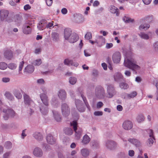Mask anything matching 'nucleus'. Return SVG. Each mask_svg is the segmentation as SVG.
<instances>
[{
  "label": "nucleus",
  "instance_id": "f257e3e1",
  "mask_svg": "<svg viewBox=\"0 0 158 158\" xmlns=\"http://www.w3.org/2000/svg\"><path fill=\"white\" fill-rule=\"evenodd\" d=\"M27 20L24 25L23 32L26 34H30L31 32L32 25L34 23L35 17L33 15H27Z\"/></svg>",
  "mask_w": 158,
  "mask_h": 158
},
{
  "label": "nucleus",
  "instance_id": "f03ea898",
  "mask_svg": "<svg viewBox=\"0 0 158 158\" xmlns=\"http://www.w3.org/2000/svg\"><path fill=\"white\" fill-rule=\"evenodd\" d=\"M136 62L134 59L129 60L125 59L124 64L125 66L133 70H138L140 69V67L136 64Z\"/></svg>",
  "mask_w": 158,
  "mask_h": 158
},
{
  "label": "nucleus",
  "instance_id": "7ed1b4c3",
  "mask_svg": "<svg viewBox=\"0 0 158 158\" xmlns=\"http://www.w3.org/2000/svg\"><path fill=\"white\" fill-rule=\"evenodd\" d=\"M40 97L43 102L46 106L45 107H44L43 106L40 107V110L43 114H46L48 112V108L47 107L48 105V97L44 94H41Z\"/></svg>",
  "mask_w": 158,
  "mask_h": 158
},
{
  "label": "nucleus",
  "instance_id": "20e7f679",
  "mask_svg": "<svg viewBox=\"0 0 158 158\" xmlns=\"http://www.w3.org/2000/svg\"><path fill=\"white\" fill-rule=\"evenodd\" d=\"M77 123L76 121H73L71 123V126L72 127L75 132V137L76 139H79L81 136L82 130L81 128L77 129Z\"/></svg>",
  "mask_w": 158,
  "mask_h": 158
},
{
  "label": "nucleus",
  "instance_id": "39448f33",
  "mask_svg": "<svg viewBox=\"0 0 158 158\" xmlns=\"http://www.w3.org/2000/svg\"><path fill=\"white\" fill-rule=\"evenodd\" d=\"M96 96L99 98H103L105 96V92L104 89L101 86H98L95 89Z\"/></svg>",
  "mask_w": 158,
  "mask_h": 158
},
{
  "label": "nucleus",
  "instance_id": "423d86ee",
  "mask_svg": "<svg viewBox=\"0 0 158 158\" xmlns=\"http://www.w3.org/2000/svg\"><path fill=\"white\" fill-rule=\"evenodd\" d=\"M105 39L102 36H100L98 37V40L93 41L89 40V41L92 44H94V43H97L99 46L101 47L105 44Z\"/></svg>",
  "mask_w": 158,
  "mask_h": 158
},
{
  "label": "nucleus",
  "instance_id": "0eeeda50",
  "mask_svg": "<svg viewBox=\"0 0 158 158\" xmlns=\"http://www.w3.org/2000/svg\"><path fill=\"white\" fill-rule=\"evenodd\" d=\"M121 58L120 53L119 52H116L113 55L112 59L115 63H118L120 61Z\"/></svg>",
  "mask_w": 158,
  "mask_h": 158
},
{
  "label": "nucleus",
  "instance_id": "6e6552de",
  "mask_svg": "<svg viewBox=\"0 0 158 158\" xmlns=\"http://www.w3.org/2000/svg\"><path fill=\"white\" fill-rule=\"evenodd\" d=\"M147 132L149 134V136L150 137L148 141L149 145L151 146L153 143V139H155L154 137L153 136V131L151 129H148L147 131Z\"/></svg>",
  "mask_w": 158,
  "mask_h": 158
},
{
  "label": "nucleus",
  "instance_id": "1a4fd4ad",
  "mask_svg": "<svg viewBox=\"0 0 158 158\" xmlns=\"http://www.w3.org/2000/svg\"><path fill=\"white\" fill-rule=\"evenodd\" d=\"M62 111L63 114L67 116L70 113V110L68 105L66 104H63L62 106Z\"/></svg>",
  "mask_w": 158,
  "mask_h": 158
},
{
  "label": "nucleus",
  "instance_id": "9d476101",
  "mask_svg": "<svg viewBox=\"0 0 158 158\" xmlns=\"http://www.w3.org/2000/svg\"><path fill=\"white\" fill-rule=\"evenodd\" d=\"M132 124L131 122L129 120L125 121L123 123V127L126 130L131 129L132 127Z\"/></svg>",
  "mask_w": 158,
  "mask_h": 158
},
{
  "label": "nucleus",
  "instance_id": "9b49d317",
  "mask_svg": "<svg viewBox=\"0 0 158 158\" xmlns=\"http://www.w3.org/2000/svg\"><path fill=\"white\" fill-rule=\"evenodd\" d=\"M8 14L9 12L8 10H1L0 11V17L1 20H2L5 19H6Z\"/></svg>",
  "mask_w": 158,
  "mask_h": 158
},
{
  "label": "nucleus",
  "instance_id": "f8f14e48",
  "mask_svg": "<svg viewBox=\"0 0 158 158\" xmlns=\"http://www.w3.org/2000/svg\"><path fill=\"white\" fill-rule=\"evenodd\" d=\"M33 154L37 157H41L43 155V152L39 148H35L33 151Z\"/></svg>",
  "mask_w": 158,
  "mask_h": 158
},
{
  "label": "nucleus",
  "instance_id": "ddd939ff",
  "mask_svg": "<svg viewBox=\"0 0 158 158\" xmlns=\"http://www.w3.org/2000/svg\"><path fill=\"white\" fill-rule=\"evenodd\" d=\"M64 63L65 64L68 65H73L76 67H77L78 65V64L76 62H73V61L71 60H69V59H65L64 61Z\"/></svg>",
  "mask_w": 158,
  "mask_h": 158
},
{
  "label": "nucleus",
  "instance_id": "4468645a",
  "mask_svg": "<svg viewBox=\"0 0 158 158\" xmlns=\"http://www.w3.org/2000/svg\"><path fill=\"white\" fill-rule=\"evenodd\" d=\"M46 139L48 143L50 144H54L56 140V139L50 134H48L47 136Z\"/></svg>",
  "mask_w": 158,
  "mask_h": 158
},
{
  "label": "nucleus",
  "instance_id": "2eb2a0df",
  "mask_svg": "<svg viewBox=\"0 0 158 158\" xmlns=\"http://www.w3.org/2000/svg\"><path fill=\"white\" fill-rule=\"evenodd\" d=\"M25 103L28 105H30L31 104L33 103L29 96L25 94L23 96Z\"/></svg>",
  "mask_w": 158,
  "mask_h": 158
},
{
  "label": "nucleus",
  "instance_id": "dca6fc26",
  "mask_svg": "<svg viewBox=\"0 0 158 158\" xmlns=\"http://www.w3.org/2000/svg\"><path fill=\"white\" fill-rule=\"evenodd\" d=\"M106 145L107 147L112 149L116 146V143L113 141H108L106 143Z\"/></svg>",
  "mask_w": 158,
  "mask_h": 158
},
{
  "label": "nucleus",
  "instance_id": "f3484780",
  "mask_svg": "<svg viewBox=\"0 0 158 158\" xmlns=\"http://www.w3.org/2000/svg\"><path fill=\"white\" fill-rule=\"evenodd\" d=\"M5 57L8 59L10 60L13 57V53L10 50H6L4 54Z\"/></svg>",
  "mask_w": 158,
  "mask_h": 158
},
{
  "label": "nucleus",
  "instance_id": "a211bd4d",
  "mask_svg": "<svg viewBox=\"0 0 158 158\" xmlns=\"http://www.w3.org/2000/svg\"><path fill=\"white\" fill-rule=\"evenodd\" d=\"M72 31L69 28H66L64 31V37L66 40H68L71 34Z\"/></svg>",
  "mask_w": 158,
  "mask_h": 158
},
{
  "label": "nucleus",
  "instance_id": "6ab92c4d",
  "mask_svg": "<svg viewBox=\"0 0 158 158\" xmlns=\"http://www.w3.org/2000/svg\"><path fill=\"white\" fill-rule=\"evenodd\" d=\"M114 89L113 85H110L108 86L107 91L110 95L109 97L111 98L113 96L114 94Z\"/></svg>",
  "mask_w": 158,
  "mask_h": 158
},
{
  "label": "nucleus",
  "instance_id": "aec40b11",
  "mask_svg": "<svg viewBox=\"0 0 158 158\" xmlns=\"http://www.w3.org/2000/svg\"><path fill=\"white\" fill-rule=\"evenodd\" d=\"M79 39V37L77 34H73L69 40V42L71 43L76 42Z\"/></svg>",
  "mask_w": 158,
  "mask_h": 158
},
{
  "label": "nucleus",
  "instance_id": "412c9836",
  "mask_svg": "<svg viewBox=\"0 0 158 158\" xmlns=\"http://www.w3.org/2000/svg\"><path fill=\"white\" fill-rule=\"evenodd\" d=\"M58 95L59 97L61 99H64L66 96V93L64 90H60L59 92Z\"/></svg>",
  "mask_w": 158,
  "mask_h": 158
},
{
  "label": "nucleus",
  "instance_id": "4be33fe9",
  "mask_svg": "<svg viewBox=\"0 0 158 158\" xmlns=\"http://www.w3.org/2000/svg\"><path fill=\"white\" fill-rule=\"evenodd\" d=\"M34 69V67L32 65H28L25 69V71L28 73H32Z\"/></svg>",
  "mask_w": 158,
  "mask_h": 158
},
{
  "label": "nucleus",
  "instance_id": "5701e85b",
  "mask_svg": "<svg viewBox=\"0 0 158 158\" xmlns=\"http://www.w3.org/2000/svg\"><path fill=\"white\" fill-rule=\"evenodd\" d=\"M110 11L113 13H116V15L117 16H118L119 14L118 9L114 6H112L111 7Z\"/></svg>",
  "mask_w": 158,
  "mask_h": 158
},
{
  "label": "nucleus",
  "instance_id": "b1692460",
  "mask_svg": "<svg viewBox=\"0 0 158 158\" xmlns=\"http://www.w3.org/2000/svg\"><path fill=\"white\" fill-rule=\"evenodd\" d=\"M128 141L135 145L136 146H138L140 144V142L137 139H128Z\"/></svg>",
  "mask_w": 158,
  "mask_h": 158
},
{
  "label": "nucleus",
  "instance_id": "393cba45",
  "mask_svg": "<svg viewBox=\"0 0 158 158\" xmlns=\"http://www.w3.org/2000/svg\"><path fill=\"white\" fill-rule=\"evenodd\" d=\"M90 138L87 135H85L83 137L82 142L84 144H87L90 141Z\"/></svg>",
  "mask_w": 158,
  "mask_h": 158
},
{
  "label": "nucleus",
  "instance_id": "a878e982",
  "mask_svg": "<svg viewBox=\"0 0 158 158\" xmlns=\"http://www.w3.org/2000/svg\"><path fill=\"white\" fill-rule=\"evenodd\" d=\"M55 119L57 122H60L61 120V118L60 117L57 112L54 111L53 112Z\"/></svg>",
  "mask_w": 158,
  "mask_h": 158
},
{
  "label": "nucleus",
  "instance_id": "bb28decb",
  "mask_svg": "<svg viewBox=\"0 0 158 158\" xmlns=\"http://www.w3.org/2000/svg\"><path fill=\"white\" fill-rule=\"evenodd\" d=\"M34 136L36 139L38 140H41L42 138L41 134L38 132H35L34 135Z\"/></svg>",
  "mask_w": 158,
  "mask_h": 158
},
{
  "label": "nucleus",
  "instance_id": "cd10ccee",
  "mask_svg": "<svg viewBox=\"0 0 158 158\" xmlns=\"http://www.w3.org/2000/svg\"><path fill=\"white\" fill-rule=\"evenodd\" d=\"M81 152L82 155L85 157H86L87 156L89 153V150L87 149H83L81 150Z\"/></svg>",
  "mask_w": 158,
  "mask_h": 158
},
{
  "label": "nucleus",
  "instance_id": "c85d7f7f",
  "mask_svg": "<svg viewBox=\"0 0 158 158\" xmlns=\"http://www.w3.org/2000/svg\"><path fill=\"white\" fill-rule=\"evenodd\" d=\"M123 76L121 74L119 73H117L115 74L114 76V80L116 81H118L120 79L123 78Z\"/></svg>",
  "mask_w": 158,
  "mask_h": 158
},
{
  "label": "nucleus",
  "instance_id": "c756f323",
  "mask_svg": "<svg viewBox=\"0 0 158 158\" xmlns=\"http://www.w3.org/2000/svg\"><path fill=\"white\" fill-rule=\"evenodd\" d=\"M144 118L142 114H139L137 118V120L139 123H141L144 121Z\"/></svg>",
  "mask_w": 158,
  "mask_h": 158
},
{
  "label": "nucleus",
  "instance_id": "7c9ffc66",
  "mask_svg": "<svg viewBox=\"0 0 158 158\" xmlns=\"http://www.w3.org/2000/svg\"><path fill=\"white\" fill-rule=\"evenodd\" d=\"M137 94V92L136 91H134L130 94H127V97L129 99L131 98H133L136 96Z\"/></svg>",
  "mask_w": 158,
  "mask_h": 158
},
{
  "label": "nucleus",
  "instance_id": "2f4dec72",
  "mask_svg": "<svg viewBox=\"0 0 158 158\" xmlns=\"http://www.w3.org/2000/svg\"><path fill=\"white\" fill-rule=\"evenodd\" d=\"M64 131L65 133L68 135H71L73 133V130L69 128H66L64 130Z\"/></svg>",
  "mask_w": 158,
  "mask_h": 158
},
{
  "label": "nucleus",
  "instance_id": "473e14b6",
  "mask_svg": "<svg viewBox=\"0 0 158 158\" xmlns=\"http://www.w3.org/2000/svg\"><path fill=\"white\" fill-rule=\"evenodd\" d=\"M123 20L125 22L127 23H129L131 22H133L134 21V20L133 19H131L127 17V16H124L123 18Z\"/></svg>",
  "mask_w": 158,
  "mask_h": 158
},
{
  "label": "nucleus",
  "instance_id": "72a5a7b5",
  "mask_svg": "<svg viewBox=\"0 0 158 158\" xmlns=\"http://www.w3.org/2000/svg\"><path fill=\"white\" fill-rule=\"evenodd\" d=\"M7 67V64L4 62L0 63V69L2 70L6 69Z\"/></svg>",
  "mask_w": 158,
  "mask_h": 158
},
{
  "label": "nucleus",
  "instance_id": "f704fd0d",
  "mask_svg": "<svg viewBox=\"0 0 158 158\" xmlns=\"http://www.w3.org/2000/svg\"><path fill=\"white\" fill-rule=\"evenodd\" d=\"M139 35L141 38L147 40L149 38V36L148 35L144 33H141L139 34Z\"/></svg>",
  "mask_w": 158,
  "mask_h": 158
},
{
  "label": "nucleus",
  "instance_id": "c9c22d12",
  "mask_svg": "<svg viewBox=\"0 0 158 158\" xmlns=\"http://www.w3.org/2000/svg\"><path fill=\"white\" fill-rule=\"evenodd\" d=\"M150 27V25L148 24H144L141 25L139 27V29L140 30L144 29V30L147 29Z\"/></svg>",
  "mask_w": 158,
  "mask_h": 158
},
{
  "label": "nucleus",
  "instance_id": "e433bc0d",
  "mask_svg": "<svg viewBox=\"0 0 158 158\" xmlns=\"http://www.w3.org/2000/svg\"><path fill=\"white\" fill-rule=\"evenodd\" d=\"M52 37L54 40H56L59 37V34L56 32H54L52 34Z\"/></svg>",
  "mask_w": 158,
  "mask_h": 158
},
{
  "label": "nucleus",
  "instance_id": "4c0bfd02",
  "mask_svg": "<svg viewBox=\"0 0 158 158\" xmlns=\"http://www.w3.org/2000/svg\"><path fill=\"white\" fill-rule=\"evenodd\" d=\"M6 113L9 114V115L10 116H13L15 114V112L13 110L11 109H8L6 111Z\"/></svg>",
  "mask_w": 158,
  "mask_h": 158
},
{
  "label": "nucleus",
  "instance_id": "58836bf2",
  "mask_svg": "<svg viewBox=\"0 0 158 158\" xmlns=\"http://www.w3.org/2000/svg\"><path fill=\"white\" fill-rule=\"evenodd\" d=\"M42 63L41 60L40 59L34 61L33 63V64L34 65L39 66Z\"/></svg>",
  "mask_w": 158,
  "mask_h": 158
},
{
  "label": "nucleus",
  "instance_id": "ea45409f",
  "mask_svg": "<svg viewBox=\"0 0 158 158\" xmlns=\"http://www.w3.org/2000/svg\"><path fill=\"white\" fill-rule=\"evenodd\" d=\"M120 87L124 89H126L128 88V85L125 83H122L120 84Z\"/></svg>",
  "mask_w": 158,
  "mask_h": 158
},
{
  "label": "nucleus",
  "instance_id": "a19ab883",
  "mask_svg": "<svg viewBox=\"0 0 158 158\" xmlns=\"http://www.w3.org/2000/svg\"><path fill=\"white\" fill-rule=\"evenodd\" d=\"M77 81V79L74 77H71L70 78L69 82L72 84H75Z\"/></svg>",
  "mask_w": 158,
  "mask_h": 158
},
{
  "label": "nucleus",
  "instance_id": "79ce46f5",
  "mask_svg": "<svg viewBox=\"0 0 158 158\" xmlns=\"http://www.w3.org/2000/svg\"><path fill=\"white\" fill-rule=\"evenodd\" d=\"M5 95L6 97L9 99L12 100L13 98V97L11 95V94L9 92H6L5 94Z\"/></svg>",
  "mask_w": 158,
  "mask_h": 158
},
{
  "label": "nucleus",
  "instance_id": "37998d69",
  "mask_svg": "<svg viewBox=\"0 0 158 158\" xmlns=\"http://www.w3.org/2000/svg\"><path fill=\"white\" fill-rule=\"evenodd\" d=\"M81 96L82 98V99L84 101V102L85 104L86 107L89 109L90 107L89 106V105L88 104V102H87L86 100V98L82 94L81 95Z\"/></svg>",
  "mask_w": 158,
  "mask_h": 158
},
{
  "label": "nucleus",
  "instance_id": "c03bdc74",
  "mask_svg": "<svg viewBox=\"0 0 158 158\" xmlns=\"http://www.w3.org/2000/svg\"><path fill=\"white\" fill-rule=\"evenodd\" d=\"M85 38L87 40H89L92 38V34L90 32H87L85 36Z\"/></svg>",
  "mask_w": 158,
  "mask_h": 158
},
{
  "label": "nucleus",
  "instance_id": "a18cd8bd",
  "mask_svg": "<svg viewBox=\"0 0 158 158\" xmlns=\"http://www.w3.org/2000/svg\"><path fill=\"white\" fill-rule=\"evenodd\" d=\"M54 22L52 21L51 22H49L47 23L46 25V27L47 28L51 29L53 25Z\"/></svg>",
  "mask_w": 158,
  "mask_h": 158
},
{
  "label": "nucleus",
  "instance_id": "49530a36",
  "mask_svg": "<svg viewBox=\"0 0 158 158\" xmlns=\"http://www.w3.org/2000/svg\"><path fill=\"white\" fill-rule=\"evenodd\" d=\"M16 65L13 63H11L9 65V68L12 69H15L16 68Z\"/></svg>",
  "mask_w": 158,
  "mask_h": 158
},
{
  "label": "nucleus",
  "instance_id": "de8ad7c7",
  "mask_svg": "<svg viewBox=\"0 0 158 158\" xmlns=\"http://www.w3.org/2000/svg\"><path fill=\"white\" fill-rule=\"evenodd\" d=\"M15 95L16 97L19 99H20L22 97L21 94L20 93H17V92H15Z\"/></svg>",
  "mask_w": 158,
  "mask_h": 158
},
{
  "label": "nucleus",
  "instance_id": "09e8293b",
  "mask_svg": "<svg viewBox=\"0 0 158 158\" xmlns=\"http://www.w3.org/2000/svg\"><path fill=\"white\" fill-rule=\"evenodd\" d=\"M47 5L48 6L52 5L53 1L52 0H45Z\"/></svg>",
  "mask_w": 158,
  "mask_h": 158
},
{
  "label": "nucleus",
  "instance_id": "8fccbe9b",
  "mask_svg": "<svg viewBox=\"0 0 158 158\" xmlns=\"http://www.w3.org/2000/svg\"><path fill=\"white\" fill-rule=\"evenodd\" d=\"M31 8V6L29 4H27L24 6V9L25 10H30Z\"/></svg>",
  "mask_w": 158,
  "mask_h": 158
},
{
  "label": "nucleus",
  "instance_id": "3c124183",
  "mask_svg": "<svg viewBox=\"0 0 158 158\" xmlns=\"http://www.w3.org/2000/svg\"><path fill=\"white\" fill-rule=\"evenodd\" d=\"M24 64V62L23 61H22L20 62L19 66V71H21L22 70Z\"/></svg>",
  "mask_w": 158,
  "mask_h": 158
},
{
  "label": "nucleus",
  "instance_id": "603ef678",
  "mask_svg": "<svg viewBox=\"0 0 158 158\" xmlns=\"http://www.w3.org/2000/svg\"><path fill=\"white\" fill-rule=\"evenodd\" d=\"M102 112L100 111H95L94 113V114L96 116L102 115Z\"/></svg>",
  "mask_w": 158,
  "mask_h": 158
},
{
  "label": "nucleus",
  "instance_id": "864d4df0",
  "mask_svg": "<svg viewBox=\"0 0 158 158\" xmlns=\"http://www.w3.org/2000/svg\"><path fill=\"white\" fill-rule=\"evenodd\" d=\"M12 143L10 142H7L5 144L6 147L7 148H9L11 146Z\"/></svg>",
  "mask_w": 158,
  "mask_h": 158
},
{
  "label": "nucleus",
  "instance_id": "5fc2aeb1",
  "mask_svg": "<svg viewBox=\"0 0 158 158\" xmlns=\"http://www.w3.org/2000/svg\"><path fill=\"white\" fill-rule=\"evenodd\" d=\"M38 27L40 30H43L45 28V27L44 26L42 23L39 24V26H38Z\"/></svg>",
  "mask_w": 158,
  "mask_h": 158
},
{
  "label": "nucleus",
  "instance_id": "6e6d98bb",
  "mask_svg": "<svg viewBox=\"0 0 158 158\" xmlns=\"http://www.w3.org/2000/svg\"><path fill=\"white\" fill-rule=\"evenodd\" d=\"M143 3L146 5L149 4L152 1V0H143Z\"/></svg>",
  "mask_w": 158,
  "mask_h": 158
},
{
  "label": "nucleus",
  "instance_id": "4d7b16f0",
  "mask_svg": "<svg viewBox=\"0 0 158 158\" xmlns=\"http://www.w3.org/2000/svg\"><path fill=\"white\" fill-rule=\"evenodd\" d=\"M37 82L40 84H44L45 83V81L43 79H40L38 80Z\"/></svg>",
  "mask_w": 158,
  "mask_h": 158
},
{
  "label": "nucleus",
  "instance_id": "13d9d810",
  "mask_svg": "<svg viewBox=\"0 0 158 158\" xmlns=\"http://www.w3.org/2000/svg\"><path fill=\"white\" fill-rule=\"evenodd\" d=\"M103 105V103L102 102H99L97 104V107L98 108H101Z\"/></svg>",
  "mask_w": 158,
  "mask_h": 158
},
{
  "label": "nucleus",
  "instance_id": "bf43d9fd",
  "mask_svg": "<svg viewBox=\"0 0 158 158\" xmlns=\"http://www.w3.org/2000/svg\"><path fill=\"white\" fill-rule=\"evenodd\" d=\"M2 81L5 82H8L10 81V79L9 78L4 77L2 79Z\"/></svg>",
  "mask_w": 158,
  "mask_h": 158
},
{
  "label": "nucleus",
  "instance_id": "052dcab7",
  "mask_svg": "<svg viewBox=\"0 0 158 158\" xmlns=\"http://www.w3.org/2000/svg\"><path fill=\"white\" fill-rule=\"evenodd\" d=\"M61 11L63 14H65L67 12V10L66 8H64L62 9Z\"/></svg>",
  "mask_w": 158,
  "mask_h": 158
},
{
  "label": "nucleus",
  "instance_id": "680f3d73",
  "mask_svg": "<svg viewBox=\"0 0 158 158\" xmlns=\"http://www.w3.org/2000/svg\"><path fill=\"white\" fill-rule=\"evenodd\" d=\"M113 46L112 43H107L106 45V48H112Z\"/></svg>",
  "mask_w": 158,
  "mask_h": 158
},
{
  "label": "nucleus",
  "instance_id": "e2e57ef3",
  "mask_svg": "<svg viewBox=\"0 0 158 158\" xmlns=\"http://www.w3.org/2000/svg\"><path fill=\"white\" fill-rule=\"evenodd\" d=\"M134 152L133 150H130L129 152V155L130 156H132L134 155Z\"/></svg>",
  "mask_w": 158,
  "mask_h": 158
},
{
  "label": "nucleus",
  "instance_id": "0e129e2a",
  "mask_svg": "<svg viewBox=\"0 0 158 158\" xmlns=\"http://www.w3.org/2000/svg\"><path fill=\"white\" fill-rule=\"evenodd\" d=\"M117 109L118 111H122L123 110L122 106L120 105L117 106Z\"/></svg>",
  "mask_w": 158,
  "mask_h": 158
},
{
  "label": "nucleus",
  "instance_id": "69168bd1",
  "mask_svg": "<svg viewBox=\"0 0 158 158\" xmlns=\"http://www.w3.org/2000/svg\"><path fill=\"white\" fill-rule=\"evenodd\" d=\"M100 33L101 34H102L104 36H106L108 33V32L102 31H100Z\"/></svg>",
  "mask_w": 158,
  "mask_h": 158
},
{
  "label": "nucleus",
  "instance_id": "338daca9",
  "mask_svg": "<svg viewBox=\"0 0 158 158\" xmlns=\"http://www.w3.org/2000/svg\"><path fill=\"white\" fill-rule=\"evenodd\" d=\"M102 66L104 70H106L107 69V66L106 64L105 63L102 64Z\"/></svg>",
  "mask_w": 158,
  "mask_h": 158
},
{
  "label": "nucleus",
  "instance_id": "774afa93",
  "mask_svg": "<svg viewBox=\"0 0 158 158\" xmlns=\"http://www.w3.org/2000/svg\"><path fill=\"white\" fill-rule=\"evenodd\" d=\"M99 4V2L97 1H95L93 3V6H98Z\"/></svg>",
  "mask_w": 158,
  "mask_h": 158
}]
</instances>
